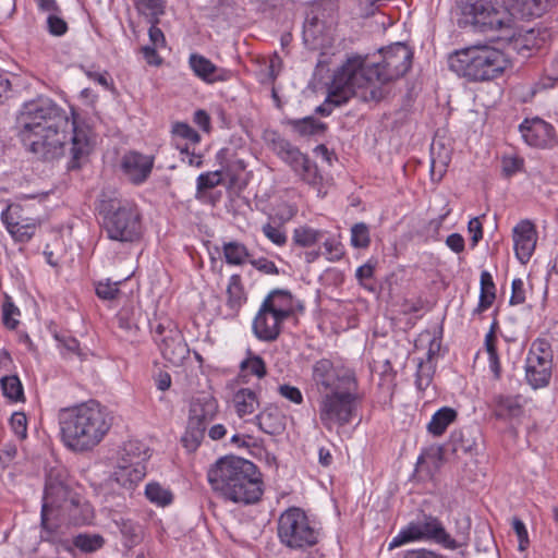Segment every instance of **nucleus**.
Returning <instances> with one entry per match:
<instances>
[{"label": "nucleus", "instance_id": "obj_45", "mask_svg": "<svg viewBox=\"0 0 558 558\" xmlns=\"http://www.w3.org/2000/svg\"><path fill=\"white\" fill-rule=\"evenodd\" d=\"M240 367L242 371H246L248 374L262 378L266 375V364L264 360L254 355L248 351V356L241 362Z\"/></svg>", "mask_w": 558, "mask_h": 558}, {"label": "nucleus", "instance_id": "obj_21", "mask_svg": "<svg viewBox=\"0 0 558 558\" xmlns=\"http://www.w3.org/2000/svg\"><path fill=\"white\" fill-rule=\"evenodd\" d=\"M489 407L494 416L502 421L518 420L524 414V401L520 395H495Z\"/></svg>", "mask_w": 558, "mask_h": 558}, {"label": "nucleus", "instance_id": "obj_15", "mask_svg": "<svg viewBox=\"0 0 558 558\" xmlns=\"http://www.w3.org/2000/svg\"><path fill=\"white\" fill-rule=\"evenodd\" d=\"M519 131L524 142L533 147L550 148L556 143L554 128L539 118L523 121Z\"/></svg>", "mask_w": 558, "mask_h": 558}, {"label": "nucleus", "instance_id": "obj_52", "mask_svg": "<svg viewBox=\"0 0 558 558\" xmlns=\"http://www.w3.org/2000/svg\"><path fill=\"white\" fill-rule=\"evenodd\" d=\"M172 132L174 135L189 140L192 143H198L201 140L199 134L189 124L183 122H177L172 128Z\"/></svg>", "mask_w": 558, "mask_h": 558}, {"label": "nucleus", "instance_id": "obj_30", "mask_svg": "<svg viewBox=\"0 0 558 558\" xmlns=\"http://www.w3.org/2000/svg\"><path fill=\"white\" fill-rule=\"evenodd\" d=\"M235 412L240 417L252 414L259 407V400L255 391L250 388H241L233 396Z\"/></svg>", "mask_w": 558, "mask_h": 558}, {"label": "nucleus", "instance_id": "obj_1", "mask_svg": "<svg viewBox=\"0 0 558 558\" xmlns=\"http://www.w3.org/2000/svg\"><path fill=\"white\" fill-rule=\"evenodd\" d=\"M16 129L23 145L45 160L63 155L66 132L71 130L70 169H78L92 151L89 130L70 121L66 112L48 98L25 102L16 118Z\"/></svg>", "mask_w": 558, "mask_h": 558}, {"label": "nucleus", "instance_id": "obj_6", "mask_svg": "<svg viewBox=\"0 0 558 558\" xmlns=\"http://www.w3.org/2000/svg\"><path fill=\"white\" fill-rule=\"evenodd\" d=\"M510 66L508 52L490 45L470 46L449 57V68L470 81L494 80Z\"/></svg>", "mask_w": 558, "mask_h": 558}, {"label": "nucleus", "instance_id": "obj_48", "mask_svg": "<svg viewBox=\"0 0 558 558\" xmlns=\"http://www.w3.org/2000/svg\"><path fill=\"white\" fill-rule=\"evenodd\" d=\"M227 293L229 295V303L232 307L239 306L241 304L243 299V291L240 277L238 275H233L230 278Z\"/></svg>", "mask_w": 558, "mask_h": 558}, {"label": "nucleus", "instance_id": "obj_19", "mask_svg": "<svg viewBox=\"0 0 558 558\" xmlns=\"http://www.w3.org/2000/svg\"><path fill=\"white\" fill-rule=\"evenodd\" d=\"M549 36L550 35L547 29L531 28L524 33L514 35L508 44V49H512L522 57L527 58L533 51H537L545 47Z\"/></svg>", "mask_w": 558, "mask_h": 558}, {"label": "nucleus", "instance_id": "obj_4", "mask_svg": "<svg viewBox=\"0 0 558 558\" xmlns=\"http://www.w3.org/2000/svg\"><path fill=\"white\" fill-rule=\"evenodd\" d=\"M214 490L226 499L241 504H254L263 495L262 474L256 465L243 458L226 456L208 471Z\"/></svg>", "mask_w": 558, "mask_h": 558}, {"label": "nucleus", "instance_id": "obj_3", "mask_svg": "<svg viewBox=\"0 0 558 558\" xmlns=\"http://www.w3.org/2000/svg\"><path fill=\"white\" fill-rule=\"evenodd\" d=\"M61 439L75 452H85L98 446L112 425V417L96 401L61 409L58 413Z\"/></svg>", "mask_w": 558, "mask_h": 558}, {"label": "nucleus", "instance_id": "obj_37", "mask_svg": "<svg viewBox=\"0 0 558 558\" xmlns=\"http://www.w3.org/2000/svg\"><path fill=\"white\" fill-rule=\"evenodd\" d=\"M496 341L497 337L494 330V325L492 326L490 330L487 332L485 337V348L486 352L488 354V365L490 371L494 374V378L496 380L500 379L501 377V365L499 361V356L496 349Z\"/></svg>", "mask_w": 558, "mask_h": 558}, {"label": "nucleus", "instance_id": "obj_61", "mask_svg": "<svg viewBox=\"0 0 558 558\" xmlns=\"http://www.w3.org/2000/svg\"><path fill=\"white\" fill-rule=\"evenodd\" d=\"M119 292L117 283L98 282L96 286V293L100 299L112 300Z\"/></svg>", "mask_w": 558, "mask_h": 558}, {"label": "nucleus", "instance_id": "obj_17", "mask_svg": "<svg viewBox=\"0 0 558 558\" xmlns=\"http://www.w3.org/2000/svg\"><path fill=\"white\" fill-rule=\"evenodd\" d=\"M513 242L517 258L522 264H526L532 257L537 242L534 225L529 220L520 221L513 229Z\"/></svg>", "mask_w": 558, "mask_h": 558}, {"label": "nucleus", "instance_id": "obj_18", "mask_svg": "<svg viewBox=\"0 0 558 558\" xmlns=\"http://www.w3.org/2000/svg\"><path fill=\"white\" fill-rule=\"evenodd\" d=\"M156 343L163 359L173 365H180L189 355L187 344L178 328H171L161 339L156 338Z\"/></svg>", "mask_w": 558, "mask_h": 558}, {"label": "nucleus", "instance_id": "obj_47", "mask_svg": "<svg viewBox=\"0 0 558 558\" xmlns=\"http://www.w3.org/2000/svg\"><path fill=\"white\" fill-rule=\"evenodd\" d=\"M74 545L85 553H92L102 547L104 538L100 535L80 534L75 537Z\"/></svg>", "mask_w": 558, "mask_h": 558}, {"label": "nucleus", "instance_id": "obj_11", "mask_svg": "<svg viewBox=\"0 0 558 558\" xmlns=\"http://www.w3.org/2000/svg\"><path fill=\"white\" fill-rule=\"evenodd\" d=\"M108 238L120 242H134L142 234L141 216L136 206L120 205L108 210L104 221Z\"/></svg>", "mask_w": 558, "mask_h": 558}, {"label": "nucleus", "instance_id": "obj_41", "mask_svg": "<svg viewBox=\"0 0 558 558\" xmlns=\"http://www.w3.org/2000/svg\"><path fill=\"white\" fill-rule=\"evenodd\" d=\"M145 495L149 501L162 507L171 504L172 501L171 492L158 483L147 484Z\"/></svg>", "mask_w": 558, "mask_h": 558}, {"label": "nucleus", "instance_id": "obj_28", "mask_svg": "<svg viewBox=\"0 0 558 558\" xmlns=\"http://www.w3.org/2000/svg\"><path fill=\"white\" fill-rule=\"evenodd\" d=\"M189 63L194 74L207 83L223 80V76L219 73V69L204 56L192 53Z\"/></svg>", "mask_w": 558, "mask_h": 558}, {"label": "nucleus", "instance_id": "obj_40", "mask_svg": "<svg viewBox=\"0 0 558 558\" xmlns=\"http://www.w3.org/2000/svg\"><path fill=\"white\" fill-rule=\"evenodd\" d=\"M288 124L300 135H313L325 129V125L313 117L288 120Z\"/></svg>", "mask_w": 558, "mask_h": 558}, {"label": "nucleus", "instance_id": "obj_60", "mask_svg": "<svg viewBox=\"0 0 558 558\" xmlns=\"http://www.w3.org/2000/svg\"><path fill=\"white\" fill-rule=\"evenodd\" d=\"M525 302V291L523 280L517 278L512 281V293L510 304L518 305Z\"/></svg>", "mask_w": 558, "mask_h": 558}, {"label": "nucleus", "instance_id": "obj_62", "mask_svg": "<svg viewBox=\"0 0 558 558\" xmlns=\"http://www.w3.org/2000/svg\"><path fill=\"white\" fill-rule=\"evenodd\" d=\"M150 27L148 31V36L150 39V43L155 47H163L166 45V38L162 33V31L157 26L158 23H154V20H149Z\"/></svg>", "mask_w": 558, "mask_h": 558}, {"label": "nucleus", "instance_id": "obj_64", "mask_svg": "<svg viewBox=\"0 0 558 558\" xmlns=\"http://www.w3.org/2000/svg\"><path fill=\"white\" fill-rule=\"evenodd\" d=\"M468 230L472 234V236H471L472 246H475L478 243V241L483 238L482 222L480 221V219L477 217L472 218L469 221Z\"/></svg>", "mask_w": 558, "mask_h": 558}, {"label": "nucleus", "instance_id": "obj_2", "mask_svg": "<svg viewBox=\"0 0 558 558\" xmlns=\"http://www.w3.org/2000/svg\"><path fill=\"white\" fill-rule=\"evenodd\" d=\"M73 485L63 466L51 468L47 473L41 507V527L48 534H53L59 527L58 523L51 521V515L74 525H83L90 521L89 505L83 502Z\"/></svg>", "mask_w": 558, "mask_h": 558}, {"label": "nucleus", "instance_id": "obj_44", "mask_svg": "<svg viewBox=\"0 0 558 558\" xmlns=\"http://www.w3.org/2000/svg\"><path fill=\"white\" fill-rule=\"evenodd\" d=\"M435 374V364L430 361H420L416 372V387L418 390H425L432 384Z\"/></svg>", "mask_w": 558, "mask_h": 558}, {"label": "nucleus", "instance_id": "obj_25", "mask_svg": "<svg viewBox=\"0 0 558 558\" xmlns=\"http://www.w3.org/2000/svg\"><path fill=\"white\" fill-rule=\"evenodd\" d=\"M259 429L269 435H279L286 427V417L278 407L268 404L255 416Z\"/></svg>", "mask_w": 558, "mask_h": 558}, {"label": "nucleus", "instance_id": "obj_32", "mask_svg": "<svg viewBox=\"0 0 558 558\" xmlns=\"http://www.w3.org/2000/svg\"><path fill=\"white\" fill-rule=\"evenodd\" d=\"M457 411L449 407L439 409L427 425V430L433 436H441L447 427L457 418Z\"/></svg>", "mask_w": 558, "mask_h": 558}, {"label": "nucleus", "instance_id": "obj_16", "mask_svg": "<svg viewBox=\"0 0 558 558\" xmlns=\"http://www.w3.org/2000/svg\"><path fill=\"white\" fill-rule=\"evenodd\" d=\"M154 167V157L136 151L125 154L121 160V169L124 175L134 184H141L147 180Z\"/></svg>", "mask_w": 558, "mask_h": 558}, {"label": "nucleus", "instance_id": "obj_43", "mask_svg": "<svg viewBox=\"0 0 558 558\" xmlns=\"http://www.w3.org/2000/svg\"><path fill=\"white\" fill-rule=\"evenodd\" d=\"M1 389L3 395L12 401L23 399V387L17 376H4L1 380Z\"/></svg>", "mask_w": 558, "mask_h": 558}, {"label": "nucleus", "instance_id": "obj_46", "mask_svg": "<svg viewBox=\"0 0 558 558\" xmlns=\"http://www.w3.org/2000/svg\"><path fill=\"white\" fill-rule=\"evenodd\" d=\"M369 230L364 222L355 223L351 228V244L356 248H365L369 245Z\"/></svg>", "mask_w": 558, "mask_h": 558}, {"label": "nucleus", "instance_id": "obj_50", "mask_svg": "<svg viewBox=\"0 0 558 558\" xmlns=\"http://www.w3.org/2000/svg\"><path fill=\"white\" fill-rule=\"evenodd\" d=\"M262 231L264 235L278 246H282L287 243V235L284 230L279 226L266 223L263 226Z\"/></svg>", "mask_w": 558, "mask_h": 558}, {"label": "nucleus", "instance_id": "obj_33", "mask_svg": "<svg viewBox=\"0 0 558 558\" xmlns=\"http://www.w3.org/2000/svg\"><path fill=\"white\" fill-rule=\"evenodd\" d=\"M4 222L8 231L17 242H27L35 234L36 223L34 221L14 220L12 215H8L4 218Z\"/></svg>", "mask_w": 558, "mask_h": 558}, {"label": "nucleus", "instance_id": "obj_7", "mask_svg": "<svg viewBox=\"0 0 558 558\" xmlns=\"http://www.w3.org/2000/svg\"><path fill=\"white\" fill-rule=\"evenodd\" d=\"M469 526L464 531H458L454 535L448 533L442 522L430 514H423L416 521L410 522L389 543L388 549L392 550L404 544L415 541H430L448 549H457L468 538Z\"/></svg>", "mask_w": 558, "mask_h": 558}, {"label": "nucleus", "instance_id": "obj_53", "mask_svg": "<svg viewBox=\"0 0 558 558\" xmlns=\"http://www.w3.org/2000/svg\"><path fill=\"white\" fill-rule=\"evenodd\" d=\"M374 271H375V265L368 262V263L360 266L355 272V277L359 280L360 284L369 291H373L374 288L367 281L371 278H373Z\"/></svg>", "mask_w": 558, "mask_h": 558}, {"label": "nucleus", "instance_id": "obj_59", "mask_svg": "<svg viewBox=\"0 0 558 558\" xmlns=\"http://www.w3.org/2000/svg\"><path fill=\"white\" fill-rule=\"evenodd\" d=\"M19 314V308L12 302L7 301L3 304V323L8 328L14 329L17 326L19 322L12 316Z\"/></svg>", "mask_w": 558, "mask_h": 558}, {"label": "nucleus", "instance_id": "obj_27", "mask_svg": "<svg viewBox=\"0 0 558 558\" xmlns=\"http://www.w3.org/2000/svg\"><path fill=\"white\" fill-rule=\"evenodd\" d=\"M451 159V151L441 142H433L430 146V175L433 180L440 181L447 171Z\"/></svg>", "mask_w": 558, "mask_h": 558}, {"label": "nucleus", "instance_id": "obj_54", "mask_svg": "<svg viewBox=\"0 0 558 558\" xmlns=\"http://www.w3.org/2000/svg\"><path fill=\"white\" fill-rule=\"evenodd\" d=\"M512 527L519 539V550L524 551L530 544L526 527L519 518L512 519Z\"/></svg>", "mask_w": 558, "mask_h": 558}, {"label": "nucleus", "instance_id": "obj_56", "mask_svg": "<svg viewBox=\"0 0 558 558\" xmlns=\"http://www.w3.org/2000/svg\"><path fill=\"white\" fill-rule=\"evenodd\" d=\"M523 159L518 156H506L502 158V170L506 175L510 177L520 171L523 167Z\"/></svg>", "mask_w": 558, "mask_h": 558}, {"label": "nucleus", "instance_id": "obj_35", "mask_svg": "<svg viewBox=\"0 0 558 558\" xmlns=\"http://www.w3.org/2000/svg\"><path fill=\"white\" fill-rule=\"evenodd\" d=\"M222 251L226 263L229 265H243L250 257L247 247L243 243L236 241L225 243Z\"/></svg>", "mask_w": 558, "mask_h": 558}, {"label": "nucleus", "instance_id": "obj_57", "mask_svg": "<svg viewBox=\"0 0 558 558\" xmlns=\"http://www.w3.org/2000/svg\"><path fill=\"white\" fill-rule=\"evenodd\" d=\"M278 391L283 398L295 404H301L303 402L301 390L294 386L281 385L279 386Z\"/></svg>", "mask_w": 558, "mask_h": 558}, {"label": "nucleus", "instance_id": "obj_51", "mask_svg": "<svg viewBox=\"0 0 558 558\" xmlns=\"http://www.w3.org/2000/svg\"><path fill=\"white\" fill-rule=\"evenodd\" d=\"M11 427L14 434L20 438L24 439L27 436V418L22 412H15L11 416Z\"/></svg>", "mask_w": 558, "mask_h": 558}, {"label": "nucleus", "instance_id": "obj_29", "mask_svg": "<svg viewBox=\"0 0 558 558\" xmlns=\"http://www.w3.org/2000/svg\"><path fill=\"white\" fill-rule=\"evenodd\" d=\"M149 448L138 440H129L123 445L120 462H126L128 464H140L146 466V462L149 459Z\"/></svg>", "mask_w": 558, "mask_h": 558}, {"label": "nucleus", "instance_id": "obj_10", "mask_svg": "<svg viewBox=\"0 0 558 558\" xmlns=\"http://www.w3.org/2000/svg\"><path fill=\"white\" fill-rule=\"evenodd\" d=\"M366 81L360 70L359 60H347L335 74L331 90L325 102L316 108V112L329 116L333 106H341L353 96L361 98V84Z\"/></svg>", "mask_w": 558, "mask_h": 558}, {"label": "nucleus", "instance_id": "obj_58", "mask_svg": "<svg viewBox=\"0 0 558 558\" xmlns=\"http://www.w3.org/2000/svg\"><path fill=\"white\" fill-rule=\"evenodd\" d=\"M250 264L257 270L266 275H278L279 269L276 264L265 257L258 259H251Z\"/></svg>", "mask_w": 558, "mask_h": 558}, {"label": "nucleus", "instance_id": "obj_12", "mask_svg": "<svg viewBox=\"0 0 558 558\" xmlns=\"http://www.w3.org/2000/svg\"><path fill=\"white\" fill-rule=\"evenodd\" d=\"M271 149L307 184L318 185L322 177L317 167L308 157L293 146L289 141L281 137L276 132H270L267 136Z\"/></svg>", "mask_w": 558, "mask_h": 558}, {"label": "nucleus", "instance_id": "obj_34", "mask_svg": "<svg viewBox=\"0 0 558 558\" xmlns=\"http://www.w3.org/2000/svg\"><path fill=\"white\" fill-rule=\"evenodd\" d=\"M551 376V362L537 366L535 363L526 364V380L534 388H543L548 385Z\"/></svg>", "mask_w": 558, "mask_h": 558}, {"label": "nucleus", "instance_id": "obj_63", "mask_svg": "<svg viewBox=\"0 0 558 558\" xmlns=\"http://www.w3.org/2000/svg\"><path fill=\"white\" fill-rule=\"evenodd\" d=\"M324 247L327 252V254L329 255L328 258L330 260H338L342 257L343 255V250H342V245L340 242L336 241V240H326L324 242Z\"/></svg>", "mask_w": 558, "mask_h": 558}, {"label": "nucleus", "instance_id": "obj_24", "mask_svg": "<svg viewBox=\"0 0 558 558\" xmlns=\"http://www.w3.org/2000/svg\"><path fill=\"white\" fill-rule=\"evenodd\" d=\"M146 475V466L137 464H128L126 462L118 461V465L112 474V480L121 487L131 490L133 489Z\"/></svg>", "mask_w": 558, "mask_h": 558}, {"label": "nucleus", "instance_id": "obj_49", "mask_svg": "<svg viewBox=\"0 0 558 558\" xmlns=\"http://www.w3.org/2000/svg\"><path fill=\"white\" fill-rule=\"evenodd\" d=\"M221 180L222 178L220 171L202 173L197 178V191L203 192L214 189L221 183Z\"/></svg>", "mask_w": 558, "mask_h": 558}, {"label": "nucleus", "instance_id": "obj_20", "mask_svg": "<svg viewBox=\"0 0 558 558\" xmlns=\"http://www.w3.org/2000/svg\"><path fill=\"white\" fill-rule=\"evenodd\" d=\"M267 306L266 304L260 305L253 320V331L259 340L271 342L279 337L284 320L272 314Z\"/></svg>", "mask_w": 558, "mask_h": 558}, {"label": "nucleus", "instance_id": "obj_13", "mask_svg": "<svg viewBox=\"0 0 558 558\" xmlns=\"http://www.w3.org/2000/svg\"><path fill=\"white\" fill-rule=\"evenodd\" d=\"M313 380L319 391L327 393L347 386L355 387V373L344 366H335L331 361L322 359L313 366Z\"/></svg>", "mask_w": 558, "mask_h": 558}, {"label": "nucleus", "instance_id": "obj_23", "mask_svg": "<svg viewBox=\"0 0 558 558\" xmlns=\"http://www.w3.org/2000/svg\"><path fill=\"white\" fill-rule=\"evenodd\" d=\"M513 16L530 19L541 16L556 0H505Z\"/></svg>", "mask_w": 558, "mask_h": 558}, {"label": "nucleus", "instance_id": "obj_5", "mask_svg": "<svg viewBox=\"0 0 558 558\" xmlns=\"http://www.w3.org/2000/svg\"><path fill=\"white\" fill-rule=\"evenodd\" d=\"M383 59L372 66H365L361 57H353L349 60H359L360 70L367 80L361 84V99L364 101H379L385 93L381 87H377L375 81L386 84L403 76L411 68L413 52L402 44L396 43L385 49H381Z\"/></svg>", "mask_w": 558, "mask_h": 558}, {"label": "nucleus", "instance_id": "obj_14", "mask_svg": "<svg viewBox=\"0 0 558 558\" xmlns=\"http://www.w3.org/2000/svg\"><path fill=\"white\" fill-rule=\"evenodd\" d=\"M462 19L460 26L472 25L485 32L504 26L500 12L487 0H464L460 4Z\"/></svg>", "mask_w": 558, "mask_h": 558}, {"label": "nucleus", "instance_id": "obj_36", "mask_svg": "<svg viewBox=\"0 0 558 558\" xmlns=\"http://www.w3.org/2000/svg\"><path fill=\"white\" fill-rule=\"evenodd\" d=\"M496 298L495 284L493 278L488 271H482L481 274V294L480 302L476 312H483L487 310Z\"/></svg>", "mask_w": 558, "mask_h": 558}, {"label": "nucleus", "instance_id": "obj_55", "mask_svg": "<svg viewBox=\"0 0 558 558\" xmlns=\"http://www.w3.org/2000/svg\"><path fill=\"white\" fill-rule=\"evenodd\" d=\"M48 31L54 36H61L68 31V25L64 20L51 12L47 19Z\"/></svg>", "mask_w": 558, "mask_h": 558}, {"label": "nucleus", "instance_id": "obj_8", "mask_svg": "<svg viewBox=\"0 0 558 558\" xmlns=\"http://www.w3.org/2000/svg\"><path fill=\"white\" fill-rule=\"evenodd\" d=\"M277 530L280 542L290 549H306L318 543L319 532L301 508L281 513Z\"/></svg>", "mask_w": 558, "mask_h": 558}, {"label": "nucleus", "instance_id": "obj_22", "mask_svg": "<svg viewBox=\"0 0 558 558\" xmlns=\"http://www.w3.org/2000/svg\"><path fill=\"white\" fill-rule=\"evenodd\" d=\"M218 411V402L210 395H199L192 399L190 404L189 421L203 426L214 420Z\"/></svg>", "mask_w": 558, "mask_h": 558}, {"label": "nucleus", "instance_id": "obj_38", "mask_svg": "<svg viewBox=\"0 0 558 558\" xmlns=\"http://www.w3.org/2000/svg\"><path fill=\"white\" fill-rule=\"evenodd\" d=\"M323 233L319 230L307 226H301L293 231L292 241L301 247H310L322 239Z\"/></svg>", "mask_w": 558, "mask_h": 558}, {"label": "nucleus", "instance_id": "obj_39", "mask_svg": "<svg viewBox=\"0 0 558 558\" xmlns=\"http://www.w3.org/2000/svg\"><path fill=\"white\" fill-rule=\"evenodd\" d=\"M206 426L187 422L186 430L182 437V444L189 451H195L204 439Z\"/></svg>", "mask_w": 558, "mask_h": 558}, {"label": "nucleus", "instance_id": "obj_26", "mask_svg": "<svg viewBox=\"0 0 558 558\" xmlns=\"http://www.w3.org/2000/svg\"><path fill=\"white\" fill-rule=\"evenodd\" d=\"M262 304L268 305V310L283 320L289 318L294 312L293 296L288 290L275 289L270 291Z\"/></svg>", "mask_w": 558, "mask_h": 558}, {"label": "nucleus", "instance_id": "obj_31", "mask_svg": "<svg viewBox=\"0 0 558 558\" xmlns=\"http://www.w3.org/2000/svg\"><path fill=\"white\" fill-rule=\"evenodd\" d=\"M122 535L123 545L128 549L141 544L144 537V530L141 524L130 519H121L116 522Z\"/></svg>", "mask_w": 558, "mask_h": 558}, {"label": "nucleus", "instance_id": "obj_42", "mask_svg": "<svg viewBox=\"0 0 558 558\" xmlns=\"http://www.w3.org/2000/svg\"><path fill=\"white\" fill-rule=\"evenodd\" d=\"M136 5L143 14L149 16V20H154V23H159V16L165 13L166 1L137 0Z\"/></svg>", "mask_w": 558, "mask_h": 558}, {"label": "nucleus", "instance_id": "obj_9", "mask_svg": "<svg viewBox=\"0 0 558 558\" xmlns=\"http://www.w3.org/2000/svg\"><path fill=\"white\" fill-rule=\"evenodd\" d=\"M360 401L359 384L324 393L319 402V418L324 426H344L352 421Z\"/></svg>", "mask_w": 558, "mask_h": 558}]
</instances>
